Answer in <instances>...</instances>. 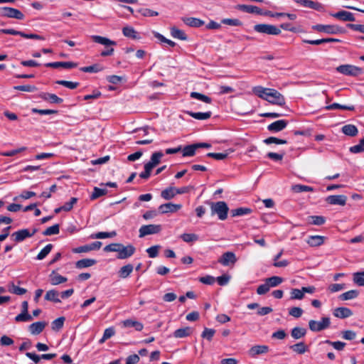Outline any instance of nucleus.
<instances>
[{
    "label": "nucleus",
    "mask_w": 364,
    "mask_h": 364,
    "mask_svg": "<svg viewBox=\"0 0 364 364\" xmlns=\"http://www.w3.org/2000/svg\"><path fill=\"white\" fill-rule=\"evenodd\" d=\"M91 38L95 43L103 45L105 46V49L102 50L100 53L102 57L110 56L114 53V48L111 46H114L117 45V43L114 41L110 40L108 38L103 37L101 36L93 35L91 36Z\"/></svg>",
    "instance_id": "1"
},
{
    "label": "nucleus",
    "mask_w": 364,
    "mask_h": 364,
    "mask_svg": "<svg viewBox=\"0 0 364 364\" xmlns=\"http://www.w3.org/2000/svg\"><path fill=\"white\" fill-rule=\"evenodd\" d=\"M164 154L161 151H156L152 154L150 161L144 164V171L140 173L139 177L147 179L151 175V170L161 161Z\"/></svg>",
    "instance_id": "2"
},
{
    "label": "nucleus",
    "mask_w": 364,
    "mask_h": 364,
    "mask_svg": "<svg viewBox=\"0 0 364 364\" xmlns=\"http://www.w3.org/2000/svg\"><path fill=\"white\" fill-rule=\"evenodd\" d=\"M211 215H217L220 220H225L228 218L229 208L225 201L209 202Z\"/></svg>",
    "instance_id": "3"
},
{
    "label": "nucleus",
    "mask_w": 364,
    "mask_h": 364,
    "mask_svg": "<svg viewBox=\"0 0 364 364\" xmlns=\"http://www.w3.org/2000/svg\"><path fill=\"white\" fill-rule=\"evenodd\" d=\"M336 71L347 76L357 77L363 73V68L350 64H345L338 66Z\"/></svg>",
    "instance_id": "4"
},
{
    "label": "nucleus",
    "mask_w": 364,
    "mask_h": 364,
    "mask_svg": "<svg viewBox=\"0 0 364 364\" xmlns=\"http://www.w3.org/2000/svg\"><path fill=\"white\" fill-rule=\"evenodd\" d=\"M312 28L315 31L323 32L327 34H338L343 33L345 32V29L337 25L316 24Z\"/></svg>",
    "instance_id": "5"
},
{
    "label": "nucleus",
    "mask_w": 364,
    "mask_h": 364,
    "mask_svg": "<svg viewBox=\"0 0 364 364\" xmlns=\"http://www.w3.org/2000/svg\"><path fill=\"white\" fill-rule=\"evenodd\" d=\"M254 30L260 33L277 36L281 33V30L274 25L259 23L254 26Z\"/></svg>",
    "instance_id": "6"
},
{
    "label": "nucleus",
    "mask_w": 364,
    "mask_h": 364,
    "mask_svg": "<svg viewBox=\"0 0 364 364\" xmlns=\"http://www.w3.org/2000/svg\"><path fill=\"white\" fill-rule=\"evenodd\" d=\"M331 321L328 317H322L320 321L310 320L309 326L311 331L314 332L321 331L329 327Z\"/></svg>",
    "instance_id": "7"
},
{
    "label": "nucleus",
    "mask_w": 364,
    "mask_h": 364,
    "mask_svg": "<svg viewBox=\"0 0 364 364\" xmlns=\"http://www.w3.org/2000/svg\"><path fill=\"white\" fill-rule=\"evenodd\" d=\"M161 229V225L150 224L142 225L139 230V237H144L149 235L159 233Z\"/></svg>",
    "instance_id": "8"
},
{
    "label": "nucleus",
    "mask_w": 364,
    "mask_h": 364,
    "mask_svg": "<svg viewBox=\"0 0 364 364\" xmlns=\"http://www.w3.org/2000/svg\"><path fill=\"white\" fill-rule=\"evenodd\" d=\"M1 16L7 18H12L18 20H21L24 18L23 14L18 9L4 6L1 9Z\"/></svg>",
    "instance_id": "9"
},
{
    "label": "nucleus",
    "mask_w": 364,
    "mask_h": 364,
    "mask_svg": "<svg viewBox=\"0 0 364 364\" xmlns=\"http://www.w3.org/2000/svg\"><path fill=\"white\" fill-rule=\"evenodd\" d=\"M267 102L272 105L282 106L285 104V98L277 90L271 88Z\"/></svg>",
    "instance_id": "10"
},
{
    "label": "nucleus",
    "mask_w": 364,
    "mask_h": 364,
    "mask_svg": "<svg viewBox=\"0 0 364 364\" xmlns=\"http://www.w3.org/2000/svg\"><path fill=\"white\" fill-rule=\"evenodd\" d=\"M136 251V248L132 245H128L127 246L121 244L119 252L117 255V258L119 259H125L132 257Z\"/></svg>",
    "instance_id": "11"
},
{
    "label": "nucleus",
    "mask_w": 364,
    "mask_h": 364,
    "mask_svg": "<svg viewBox=\"0 0 364 364\" xmlns=\"http://www.w3.org/2000/svg\"><path fill=\"white\" fill-rule=\"evenodd\" d=\"M36 229H34L31 232L28 229H22L14 232L11 235V237H14V240L16 242H20L28 237H32L36 233Z\"/></svg>",
    "instance_id": "12"
},
{
    "label": "nucleus",
    "mask_w": 364,
    "mask_h": 364,
    "mask_svg": "<svg viewBox=\"0 0 364 364\" xmlns=\"http://www.w3.org/2000/svg\"><path fill=\"white\" fill-rule=\"evenodd\" d=\"M236 262V255L232 252H226L223 253L218 259V262L225 267L233 265Z\"/></svg>",
    "instance_id": "13"
},
{
    "label": "nucleus",
    "mask_w": 364,
    "mask_h": 364,
    "mask_svg": "<svg viewBox=\"0 0 364 364\" xmlns=\"http://www.w3.org/2000/svg\"><path fill=\"white\" fill-rule=\"evenodd\" d=\"M295 1L304 7L310 8L318 11H324V6L318 1L311 0H295Z\"/></svg>",
    "instance_id": "14"
},
{
    "label": "nucleus",
    "mask_w": 364,
    "mask_h": 364,
    "mask_svg": "<svg viewBox=\"0 0 364 364\" xmlns=\"http://www.w3.org/2000/svg\"><path fill=\"white\" fill-rule=\"evenodd\" d=\"M288 124V122L285 119H279L275 121L267 126V130L271 132H279L284 129Z\"/></svg>",
    "instance_id": "15"
},
{
    "label": "nucleus",
    "mask_w": 364,
    "mask_h": 364,
    "mask_svg": "<svg viewBox=\"0 0 364 364\" xmlns=\"http://www.w3.org/2000/svg\"><path fill=\"white\" fill-rule=\"evenodd\" d=\"M330 15L337 19L343 21H354L355 17L353 14L347 11H340L336 13H331Z\"/></svg>",
    "instance_id": "16"
},
{
    "label": "nucleus",
    "mask_w": 364,
    "mask_h": 364,
    "mask_svg": "<svg viewBox=\"0 0 364 364\" xmlns=\"http://www.w3.org/2000/svg\"><path fill=\"white\" fill-rule=\"evenodd\" d=\"M347 198L344 195H333L326 198V201L331 205H345Z\"/></svg>",
    "instance_id": "17"
},
{
    "label": "nucleus",
    "mask_w": 364,
    "mask_h": 364,
    "mask_svg": "<svg viewBox=\"0 0 364 364\" xmlns=\"http://www.w3.org/2000/svg\"><path fill=\"white\" fill-rule=\"evenodd\" d=\"M269 351V346L266 345H256L252 346L249 350L248 354L250 357L255 358L258 355L267 353Z\"/></svg>",
    "instance_id": "18"
},
{
    "label": "nucleus",
    "mask_w": 364,
    "mask_h": 364,
    "mask_svg": "<svg viewBox=\"0 0 364 364\" xmlns=\"http://www.w3.org/2000/svg\"><path fill=\"white\" fill-rule=\"evenodd\" d=\"M181 204H174L172 203H167L161 205L159 207V210L163 214L168 213H175L181 208Z\"/></svg>",
    "instance_id": "19"
},
{
    "label": "nucleus",
    "mask_w": 364,
    "mask_h": 364,
    "mask_svg": "<svg viewBox=\"0 0 364 364\" xmlns=\"http://www.w3.org/2000/svg\"><path fill=\"white\" fill-rule=\"evenodd\" d=\"M45 66L47 68H58L61 67L66 69H70L76 68L77 66V64L74 62H53L46 63Z\"/></svg>",
    "instance_id": "20"
},
{
    "label": "nucleus",
    "mask_w": 364,
    "mask_h": 364,
    "mask_svg": "<svg viewBox=\"0 0 364 364\" xmlns=\"http://www.w3.org/2000/svg\"><path fill=\"white\" fill-rule=\"evenodd\" d=\"M271 88H266L262 86H256L252 88V92L259 98L267 101Z\"/></svg>",
    "instance_id": "21"
},
{
    "label": "nucleus",
    "mask_w": 364,
    "mask_h": 364,
    "mask_svg": "<svg viewBox=\"0 0 364 364\" xmlns=\"http://www.w3.org/2000/svg\"><path fill=\"white\" fill-rule=\"evenodd\" d=\"M333 316L339 318H346L353 315V311L347 307H338L333 311Z\"/></svg>",
    "instance_id": "22"
},
{
    "label": "nucleus",
    "mask_w": 364,
    "mask_h": 364,
    "mask_svg": "<svg viewBox=\"0 0 364 364\" xmlns=\"http://www.w3.org/2000/svg\"><path fill=\"white\" fill-rule=\"evenodd\" d=\"M46 326L45 321H37L31 323L28 326V330L32 335H38L44 330Z\"/></svg>",
    "instance_id": "23"
},
{
    "label": "nucleus",
    "mask_w": 364,
    "mask_h": 364,
    "mask_svg": "<svg viewBox=\"0 0 364 364\" xmlns=\"http://www.w3.org/2000/svg\"><path fill=\"white\" fill-rule=\"evenodd\" d=\"M325 237L321 235H310L306 239V243L310 247H318L324 243Z\"/></svg>",
    "instance_id": "24"
},
{
    "label": "nucleus",
    "mask_w": 364,
    "mask_h": 364,
    "mask_svg": "<svg viewBox=\"0 0 364 364\" xmlns=\"http://www.w3.org/2000/svg\"><path fill=\"white\" fill-rule=\"evenodd\" d=\"M122 326L124 328H134L137 331H141L144 328L142 323L132 319H126L123 321Z\"/></svg>",
    "instance_id": "25"
},
{
    "label": "nucleus",
    "mask_w": 364,
    "mask_h": 364,
    "mask_svg": "<svg viewBox=\"0 0 364 364\" xmlns=\"http://www.w3.org/2000/svg\"><path fill=\"white\" fill-rule=\"evenodd\" d=\"M40 96L43 100L48 101L53 104H60L63 102V100L62 98L52 93L43 92Z\"/></svg>",
    "instance_id": "26"
},
{
    "label": "nucleus",
    "mask_w": 364,
    "mask_h": 364,
    "mask_svg": "<svg viewBox=\"0 0 364 364\" xmlns=\"http://www.w3.org/2000/svg\"><path fill=\"white\" fill-rule=\"evenodd\" d=\"M97 263V260L95 259L85 258L82 259L75 262V267L81 269L87 267H92Z\"/></svg>",
    "instance_id": "27"
},
{
    "label": "nucleus",
    "mask_w": 364,
    "mask_h": 364,
    "mask_svg": "<svg viewBox=\"0 0 364 364\" xmlns=\"http://www.w3.org/2000/svg\"><path fill=\"white\" fill-rule=\"evenodd\" d=\"M183 23L191 27L199 28L204 24V21L194 17H186L183 18Z\"/></svg>",
    "instance_id": "28"
},
{
    "label": "nucleus",
    "mask_w": 364,
    "mask_h": 364,
    "mask_svg": "<svg viewBox=\"0 0 364 364\" xmlns=\"http://www.w3.org/2000/svg\"><path fill=\"white\" fill-rule=\"evenodd\" d=\"M193 333V329L191 327H184L176 329L173 332V336L176 338H182L189 336Z\"/></svg>",
    "instance_id": "29"
},
{
    "label": "nucleus",
    "mask_w": 364,
    "mask_h": 364,
    "mask_svg": "<svg viewBox=\"0 0 364 364\" xmlns=\"http://www.w3.org/2000/svg\"><path fill=\"white\" fill-rule=\"evenodd\" d=\"M68 279L54 271L50 275V282L52 285H58L67 282Z\"/></svg>",
    "instance_id": "30"
},
{
    "label": "nucleus",
    "mask_w": 364,
    "mask_h": 364,
    "mask_svg": "<svg viewBox=\"0 0 364 364\" xmlns=\"http://www.w3.org/2000/svg\"><path fill=\"white\" fill-rule=\"evenodd\" d=\"M59 295L60 294L58 291L51 289L46 292L45 299L55 303H60L61 301L59 299Z\"/></svg>",
    "instance_id": "31"
},
{
    "label": "nucleus",
    "mask_w": 364,
    "mask_h": 364,
    "mask_svg": "<svg viewBox=\"0 0 364 364\" xmlns=\"http://www.w3.org/2000/svg\"><path fill=\"white\" fill-rule=\"evenodd\" d=\"M134 267L131 264L124 265L118 272L119 277L122 279L127 278L133 272Z\"/></svg>",
    "instance_id": "32"
},
{
    "label": "nucleus",
    "mask_w": 364,
    "mask_h": 364,
    "mask_svg": "<svg viewBox=\"0 0 364 364\" xmlns=\"http://www.w3.org/2000/svg\"><path fill=\"white\" fill-rule=\"evenodd\" d=\"M197 146L196 144H193L190 145H187L184 146L181 151H182V155L184 157L186 156H193L196 154V151L197 150Z\"/></svg>",
    "instance_id": "33"
},
{
    "label": "nucleus",
    "mask_w": 364,
    "mask_h": 364,
    "mask_svg": "<svg viewBox=\"0 0 364 364\" xmlns=\"http://www.w3.org/2000/svg\"><path fill=\"white\" fill-rule=\"evenodd\" d=\"M342 132L344 134L350 136L357 135L358 131L357 127L353 124H346L342 127Z\"/></svg>",
    "instance_id": "34"
},
{
    "label": "nucleus",
    "mask_w": 364,
    "mask_h": 364,
    "mask_svg": "<svg viewBox=\"0 0 364 364\" xmlns=\"http://www.w3.org/2000/svg\"><path fill=\"white\" fill-rule=\"evenodd\" d=\"M188 114L191 117H192L194 119H198V120H205V119H208L212 115V112H210V111L209 112H188Z\"/></svg>",
    "instance_id": "35"
},
{
    "label": "nucleus",
    "mask_w": 364,
    "mask_h": 364,
    "mask_svg": "<svg viewBox=\"0 0 364 364\" xmlns=\"http://www.w3.org/2000/svg\"><path fill=\"white\" fill-rule=\"evenodd\" d=\"M252 212V210L250 208L241 207L238 208H235L231 210L232 216H242L245 215L250 214Z\"/></svg>",
    "instance_id": "36"
},
{
    "label": "nucleus",
    "mask_w": 364,
    "mask_h": 364,
    "mask_svg": "<svg viewBox=\"0 0 364 364\" xmlns=\"http://www.w3.org/2000/svg\"><path fill=\"white\" fill-rule=\"evenodd\" d=\"M337 109L353 111L355 109V107L353 105H343L338 103H333L326 107V109L327 110Z\"/></svg>",
    "instance_id": "37"
},
{
    "label": "nucleus",
    "mask_w": 364,
    "mask_h": 364,
    "mask_svg": "<svg viewBox=\"0 0 364 364\" xmlns=\"http://www.w3.org/2000/svg\"><path fill=\"white\" fill-rule=\"evenodd\" d=\"M290 348L298 354H304L308 350L307 346L304 342H299L290 346Z\"/></svg>",
    "instance_id": "38"
},
{
    "label": "nucleus",
    "mask_w": 364,
    "mask_h": 364,
    "mask_svg": "<svg viewBox=\"0 0 364 364\" xmlns=\"http://www.w3.org/2000/svg\"><path fill=\"white\" fill-rule=\"evenodd\" d=\"M122 33L124 36L132 39L138 38L137 32L133 27L125 26L122 28Z\"/></svg>",
    "instance_id": "39"
},
{
    "label": "nucleus",
    "mask_w": 364,
    "mask_h": 364,
    "mask_svg": "<svg viewBox=\"0 0 364 364\" xmlns=\"http://www.w3.org/2000/svg\"><path fill=\"white\" fill-rule=\"evenodd\" d=\"M171 35L174 38H177V39H180V40H183V41L187 39V36L184 33V31L177 28L176 27H172L171 28Z\"/></svg>",
    "instance_id": "40"
},
{
    "label": "nucleus",
    "mask_w": 364,
    "mask_h": 364,
    "mask_svg": "<svg viewBox=\"0 0 364 364\" xmlns=\"http://www.w3.org/2000/svg\"><path fill=\"white\" fill-rule=\"evenodd\" d=\"M237 9L245 11L250 14L257 13L259 14L260 9L256 6H249L244 4H239L236 7Z\"/></svg>",
    "instance_id": "41"
},
{
    "label": "nucleus",
    "mask_w": 364,
    "mask_h": 364,
    "mask_svg": "<svg viewBox=\"0 0 364 364\" xmlns=\"http://www.w3.org/2000/svg\"><path fill=\"white\" fill-rule=\"evenodd\" d=\"M358 291L353 289L341 294L339 296V299L342 301L353 299L356 298L358 296Z\"/></svg>",
    "instance_id": "42"
},
{
    "label": "nucleus",
    "mask_w": 364,
    "mask_h": 364,
    "mask_svg": "<svg viewBox=\"0 0 364 364\" xmlns=\"http://www.w3.org/2000/svg\"><path fill=\"white\" fill-rule=\"evenodd\" d=\"M306 330L304 328L294 327L291 332V336L294 339H299L305 336Z\"/></svg>",
    "instance_id": "43"
},
{
    "label": "nucleus",
    "mask_w": 364,
    "mask_h": 364,
    "mask_svg": "<svg viewBox=\"0 0 364 364\" xmlns=\"http://www.w3.org/2000/svg\"><path fill=\"white\" fill-rule=\"evenodd\" d=\"M117 235V232L115 231L112 232H99L95 234H92L91 235L92 238L95 239H105L109 237H114Z\"/></svg>",
    "instance_id": "44"
},
{
    "label": "nucleus",
    "mask_w": 364,
    "mask_h": 364,
    "mask_svg": "<svg viewBox=\"0 0 364 364\" xmlns=\"http://www.w3.org/2000/svg\"><path fill=\"white\" fill-rule=\"evenodd\" d=\"M353 281L358 286L364 287V271L353 273Z\"/></svg>",
    "instance_id": "45"
},
{
    "label": "nucleus",
    "mask_w": 364,
    "mask_h": 364,
    "mask_svg": "<svg viewBox=\"0 0 364 364\" xmlns=\"http://www.w3.org/2000/svg\"><path fill=\"white\" fill-rule=\"evenodd\" d=\"M176 195L175 188L173 187L167 188L161 193V196L165 200H170Z\"/></svg>",
    "instance_id": "46"
},
{
    "label": "nucleus",
    "mask_w": 364,
    "mask_h": 364,
    "mask_svg": "<svg viewBox=\"0 0 364 364\" xmlns=\"http://www.w3.org/2000/svg\"><path fill=\"white\" fill-rule=\"evenodd\" d=\"M190 96H191V97H192L193 99H197L198 100H200V101L208 103V104H209L212 102V100L210 97H209L208 96L205 95L203 94L199 93V92H191Z\"/></svg>",
    "instance_id": "47"
},
{
    "label": "nucleus",
    "mask_w": 364,
    "mask_h": 364,
    "mask_svg": "<svg viewBox=\"0 0 364 364\" xmlns=\"http://www.w3.org/2000/svg\"><path fill=\"white\" fill-rule=\"evenodd\" d=\"M81 71L84 73H98L103 70V67L100 66L98 64H94L92 65L82 67L80 69Z\"/></svg>",
    "instance_id": "48"
},
{
    "label": "nucleus",
    "mask_w": 364,
    "mask_h": 364,
    "mask_svg": "<svg viewBox=\"0 0 364 364\" xmlns=\"http://www.w3.org/2000/svg\"><path fill=\"white\" fill-rule=\"evenodd\" d=\"M137 12L139 13L144 17H152L157 16L159 15L158 11L147 8H140L137 10Z\"/></svg>",
    "instance_id": "49"
},
{
    "label": "nucleus",
    "mask_w": 364,
    "mask_h": 364,
    "mask_svg": "<svg viewBox=\"0 0 364 364\" xmlns=\"http://www.w3.org/2000/svg\"><path fill=\"white\" fill-rule=\"evenodd\" d=\"M53 248L52 244H48L46 245L38 254L36 257V259L38 260H42L51 251Z\"/></svg>",
    "instance_id": "50"
},
{
    "label": "nucleus",
    "mask_w": 364,
    "mask_h": 364,
    "mask_svg": "<svg viewBox=\"0 0 364 364\" xmlns=\"http://www.w3.org/2000/svg\"><path fill=\"white\" fill-rule=\"evenodd\" d=\"M292 190L296 193L313 192L314 188L306 185L296 184L292 186Z\"/></svg>",
    "instance_id": "51"
},
{
    "label": "nucleus",
    "mask_w": 364,
    "mask_h": 364,
    "mask_svg": "<svg viewBox=\"0 0 364 364\" xmlns=\"http://www.w3.org/2000/svg\"><path fill=\"white\" fill-rule=\"evenodd\" d=\"M265 281L267 282L268 285L271 288L279 285L283 282V279L278 276H273L269 278H267Z\"/></svg>",
    "instance_id": "52"
},
{
    "label": "nucleus",
    "mask_w": 364,
    "mask_h": 364,
    "mask_svg": "<svg viewBox=\"0 0 364 364\" xmlns=\"http://www.w3.org/2000/svg\"><path fill=\"white\" fill-rule=\"evenodd\" d=\"M65 318L59 317L51 323V328L53 331H58L61 329L64 324Z\"/></svg>",
    "instance_id": "53"
},
{
    "label": "nucleus",
    "mask_w": 364,
    "mask_h": 364,
    "mask_svg": "<svg viewBox=\"0 0 364 364\" xmlns=\"http://www.w3.org/2000/svg\"><path fill=\"white\" fill-rule=\"evenodd\" d=\"M56 83L60 85H63L67 88H69L70 90H74L79 85V82H71V81H67V80H57Z\"/></svg>",
    "instance_id": "54"
},
{
    "label": "nucleus",
    "mask_w": 364,
    "mask_h": 364,
    "mask_svg": "<svg viewBox=\"0 0 364 364\" xmlns=\"http://www.w3.org/2000/svg\"><path fill=\"white\" fill-rule=\"evenodd\" d=\"M153 33H154V37L156 38L161 43H167L171 47H174L176 46L175 42L166 38L162 34H161L158 32H156V31H154Z\"/></svg>",
    "instance_id": "55"
},
{
    "label": "nucleus",
    "mask_w": 364,
    "mask_h": 364,
    "mask_svg": "<svg viewBox=\"0 0 364 364\" xmlns=\"http://www.w3.org/2000/svg\"><path fill=\"white\" fill-rule=\"evenodd\" d=\"M180 237L186 242H193L198 240V236L194 233H183Z\"/></svg>",
    "instance_id": "56"
},
{
    "label": "nucleus",
    "mask_w": 364,
    "mask_h": 364,
    "mask_svg": "<svg viewBox=\"0 0 364 364\" xmlns=\"http://www.w3.org/2000/svg\"><path fill=\"white\" fill-rule=\"evenodd\" d=\"M32 319L33 317L28 313H24L23 311L15 317V321L16 322H28Z\"/></svg>",
    "instance_id": "57"
},
{
    "label": "nucleus",
    "mask_w": 364,
    "mask_h": 364,
    "mask_svg": "<svg viewBox=\"0 0 364 364\" xmlns=\"http://www.w3.org/2000/svg\"><path fill=\"white\" fill-rule=\"evenodd\" d=\"M60 232V227L58 224H55L49 228H48L46 230H44L43 234L44 235H57Z\"/></svg>",
    "instance_id": "58"
},
{
    "label": "nucleus",
    "mask_w": 364,
    "mask_h": 364,
    "mask_svg": "<svg viewBox=\"0 0 364 364\" xmlns=\"http://www.w3.org/2000/svg\"><path fill=\"white\" fill-rule=\"evenodd\" d=\"M290 294H291L290 299H291V300H294V299L301 300L304 297L303 291H302V289H292L291 290Z\"/></svg>",
    "instance_id": "59"
},
{
    "label": "nucleus",
    "mask_w": 364,
    "mask_h": 364,
    "mask_svg": "<svg viewBox=\"0 0 364 364\" xmlns=\"http://www.w3.org/2000/svg\"><path fill=\"white\" fill-rule=\"evenodd\" d=\"M14 89L16 90H20L28 92H33L37 90V88L34 85H17L14 86Z\"/></svg>",
    "instance_id": "60"
},
{
    "label": "nucleus",
    "mask_w": 364,
    "mask_h": 364,
    "mask_svg": "<svg viewBox=\"0 0 364 364\" xmlns=\"http://www.w3.org/2000/svg\"><path fill=\"white\" fill-rule=\"evenodd\" d=\"M266 144H285L287 141L284 139H278L274 136H270L264 140Z\"/></svg>",
    "instance_id": "61"
},
{
    "label": "nucleus",
    "mask_w": 364,
    "mask_h": 364,
    "mask_svg": "<svg viewBox=\"0 0 364 364\" xmlns=\"http://www.w3.org/2000/svg\"><path fill=\"white\" fill-rule=\"evenodd\" d=\"M107 193V190L104 188H100L95 187L92 195L90 196L91 200L97 199V198L102 196Z\"/></svg>",
    "instance_id": "62"
},
{
    "label": "nucleus",
    "mask_w": 364,
    "mask_h": 364,
    "mask_svg": "<svg viewBox=\"0 0 364 364\" xmlns=\"http://www.w3.org/2000/svg\"><path fill=\"white\" fill-rule=\"evenodd\" d=\"M350 151L353 154H358L364 151V139H362L358 144L350 147Z\"/></svg>",
    "instance_id": "63"
},
{
    "label": "nucleus",
    "mask_w": 364,
    "mask_h": 364,
    "mask_svg": "<svg viewBox=\"0 0 364 364\" xmlns=\"http://www.w3.org/2000/svg\"><path fill=\"white\" fill-rule=\"evenodd\" d=\"M221 23L231 26H239L242 25V22L237 18H223Z\"/></svg>",
    "instance_id": "64"
}]
</instances>
